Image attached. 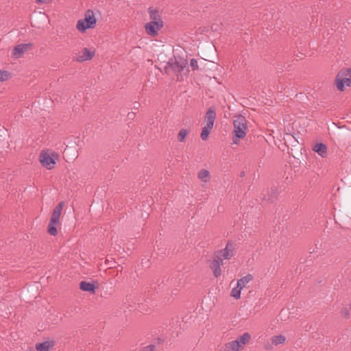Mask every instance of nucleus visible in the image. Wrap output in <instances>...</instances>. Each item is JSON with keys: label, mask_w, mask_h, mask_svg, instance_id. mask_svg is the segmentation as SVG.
Wrapping results in <instances>:
<instances>
[{"label": "nucleus", "mask_w": 351, "mask_h": 351, "mask_svg": "<svg viewBox=\"0 0 351 351\" xmlns=\"http://www.w3.org/2000/svg\"><path fill=\"white\" fill-rule=\"evenodd\" d=\"M237 252V244L232 241H228L224 248L215 252L214 255L216 258L221 259L222 261L224 260H230L234 256Z\"/></svg>", "instance_id": "nucleus-7"}, {"label": "nucleus", "mask_w": 351, "mask_h": 351, "mask_svg": "<svg viewBox=\"0 0 351 351\" xmlns=\"http://www.w3.org/2000/svg\"><path fill=\"white\" fill-rule=\"evenodd\" d=\"M53 346L52 341H44L36 344V349L37 351H49L51 348Z\"/></svg>", "instance_id": "nucleus-20"}, {"label": "nucleus", "mask_w": 351, "mask_h": 351, "mask_svg": "<svg viewBox=\"0 0 351 351\" xmlns=\"http://www.w3.org/2000/svg\"><path fill=\"white\" fill-rule=\"evenodd\" d=\"M77 157V155L75 154H73V158H76Z\"/></svg>", "instance_id": "nucleus-33"}, {"label": "nucleus", "mask_w": 351, "mask_h": 351, "mask_svg": "<svg viewBox=\"0 0 351 351\" xmlns=\"http://www.w3.org/2000/svg\"><path fill=\"white\" fill-rule=\"evenodd\" d=\"M206 62L204 60L198 62L196 59L192 58L190 60V66L193 71H198L204 69Z\"/></svg>", "instance_id": "nucleus-16"}, {"label": "nucleus", "mask_w": 351, "mask_h": 351, "mask_svg": "<svg viewBox=\"0 0 351 351\" xmlns=\"http://www.w3.org/2000/svg\"><path fill=\"white\" fill-rule=\"evenodd\" d=\"M38 3H46L48 0H36Z\"/></svg>", "instance_id": "nucleus-30"}, {"label": "nucleus", "mask_w": 351, "mask_h": 351, "mask_svg": "<svg viewBox=\"0 0 351 351\" xmlns=\"http://www.w3.org/2000/svg\"><path fill=\"white\" fill-rule=\"evenodd\" d=\"M241 289H239V287L237 285L236 287H234L231 290L230 295L236 300H239L241 298Z\"/></svg>", "instance_id": "nucleus-24"}, {"label": "nucleus", "mask_w": 351, "mask_h": 351, "mask_svg": "<svg viewBox=\"0 0 351 351\" xmlns=\"http://www.w3.org/2000/svg\"><path fill=\"white\" fill-rule=\"evenodd\" d=\"M39 160L41 165L47 169H51L56 164L54 159L45 152L40 154Z\"/></svg>", "instance_id": "nucleus-11"}, {"label": "nucleus", "mask_w": 351, "mask_h": 351, "mask_svg": "<svg viewBox=\"0 0 351 351\" xmlns=\"http://www.w3.org/2000/svg\"><path fill=\"white\" fill-rule=\"evenodd\" d=\"M204 82L207 83L208 86H215L217 85H223L222 80L215 77H211L207 75L204 77Z\"/></svg>", "instance_id": "nucleus-18"}, {"label": "nucleus", "mask_w": 351, "mask_h": 351, "mask_svg": "<svg viewBox=\"0 0 351 351\" xmlns=\"http://www.w3.org/2000/svg\"><path fill=\"white\" fill-rule=\"evenodd\" d=\"M162 27V26H160L156 22L152 21H150L145 25L146 32L150 36H156L158 34V31Z\"/></svg>", "instance_id": "nucleus-13"}, {"label": "nucleus", "mask_w": 351, "mask_h": 351, "mask_svg": "<svg viewBox=\"0 0 351 351\" xmlns=\"http://www.w3.org/2000/svg\"><path fill=\"white\" fill-rule=\"evenodd\" d=\"M233 125V143L237 144L240 138H243L246 136L247 121L243 116L239 115L234 120Z\"/></svg>", "instance_id": "nucleus-4"}, {"label": "nucleus", "mask_w": 351, "mask_h": 351, "mask_svg": "<svg viewBox=\"0 0 351 351\" xmlns=\"http://www.w3.org/2000/svg\"><path fill=\"white\" fill-rule=\"evenodd\" d=\"M189 134V130L187 129H181L178 134V140L179 142L183 143L185 141L186 137Z\"/></svg>", "instance_id": "nucleus-23"}, {"label": "nucleus", "mask_w": 351, "mask_h": 351, "mask_svg": "<svg viewBox=\"0 0 351 351\" xmlns=\"http://www.w3.org/2000/svg\"><path fill=\"white\" fill-rule=\"evenodd\" d=\"M342 314H343L345 316H347L348 314V312L346 309H344L342 311Z\"/></svg>", "instance_id": "nucleus-29"}, {"label": "nucleus", "mask_w": 351, "mask_h": 351, "mask_svg": "<svg viewBox=\"0 0 351 351\" xmlns=\"http://www.w3.org/2000/svg\"><path fill=\"white\" fill-rule=\"evenodd\" d=\"M149 14L151 21L156 22L157 24L163 27V21L162 20L160 12L157 10L149 8Z\"/></svg>", "instance_id": "nucleus-15"}, {"label": "nucleus", "mask_w": 351, "mask_h": 351, "mask_svg": "<svg viewBox=\"0 0 351 351\" xmlns=\"http://www.w3.org/2000/svg\"><path fill=\"white\" fill-rule=\"evenodd\" d=\"M97 18L93 10H87L84 18L77 22L76 27L81 32H85L88 29H93L97 24Z\"/></svg>", "instance_id": "nucleus-3"}, {"label": "nucleus", "mask_w": 351, "mask_h": 351, "mask_svg": "<svg viewBox=\"0 0 351 351\" xmlns=\"http://www.w3.org/2000/svg\"><path fill=\"white\" fill-rule=\"evenodd\" d=\"M312 149L322 158H326L327 156L328 148L324 143H316L313 145Z\"/></svg>", "instance_id": "nucleus-14"}, {"label": "nucleus", "mask_w": 351, "mask_h": 351, "mask_svg": "<svg viewBox=\"0 0 351 351\" xmlns=\"http://www.w3.org/2000/svg\"><path fill=\"white\" fill-rule=\"evenodd\" d=\"M197 178L202 182L207 183L210 178V172L206 169H201L197 173Z\"/></svg>", "instance_id": "nucleus-21"}, {"label": "nucleus", "mask_w": 351, "mask_h": 351, "mask_svg": "<svg viewBox=\"0 0 351 351\" xmlns=\"http://www.w3.org/2000/svg\"><path fill=\"white\" fill-rule=\"evenodd\" d=\"M140 351H156V346L154 345H149L144 347Z\"/></svg>", "instance_id": "nucleus-26"}, {"label": "nucleus", "mask_w": 351, "mask_h": 351, "mask_svg": "<svg viewBox=\"0 0 351 351\" xmlns=\"http://www.w3.org/2000/svg\"><path fill=\"white\" fill-rule=\"evenodd\" d=\"M251 336L248 332H245L236 340L226 343L219 351H239L250 340Z\"/></svg>", "instance_id": "nucleus-5"}, {"label": "nucleus", "mask_w": 351, "mask_h": 351, "mask_svg": "<svg viewBox=\"0 0 351 351\" xmlns=\"http://www.w3.org/2000/svg\"><path fill=\"white\" fill-rule=\"evenodd\" d=\"M271 191L274 192V193H276V189H271Z\"/></svg>", "instance_id": "nucleus-32"}, {"label": "nucleus", "mask_w": 351, "mask_h": 351, "mask_svg": "<svg viewBox=\"0 0 351 351\" xmlns=\"http://www.w3.org/2000/svg\"><path fill=\"white\" fill-rule=\"evenodd\" d=\"M64 202H61L53 209L47 227V232L51 236L58 234L57 227L59 224V219L63 208Z\"/></svg>", "instance_id": "nucleus-6"}, {"label": "nucleus", "mask_w": 351, "mask_h": 351, "mask_svg": "<svg viewBox=\"0 0 351 351\" xmlns=\"http://www.w3.org/2000/svg\"><path fill=\"white\" fill-rule=\"evenodd\" d=\"M70 138H72L74 139V142H73V144L75 145H77V141H79V138L78 137H74V136H71Z\"/></svg>", "instance_id": "nucleus-28"}, {"label": "nucleus", "mask_w": 351, "mask_h": 351, "mask_svg": "<svg viewBox=\"0 0 351 351\" xmlns=\"http://www.w3.org/2000/svg\"><path fill=\"white\" fill-rule=\"evenodd\" d=\"M286 341V337L285 335H275L273 336L271 338V341L272 342V344L274 346H278L280 344H283Z\"/></svg>", "instance_id": "nucleus-22"}, {"label": "nucleus", "mask_w": 351, "mask_h": 351, "mask_svg": "<svg viewBox=\"0 0 351 351\" xmlns=\"http://www.w3.org/2000/svg\"><path fill=\"white\" fill-rule=\"evenodd\" d=\"M11 77V73L7 71L0 70V82L8 80Z\"/></svg>", "instance_id": "nucleus-25"}, {"label": "nucleus", "mask_w": 351, "mask_h": 351, "mask_svg": "<svg viewBox=\"0 0 351 351\" xmlns=\"http://www.w3.org/2000/svg\"><path fill=\"white\" fill-rule=\"evenodd\" d=\"M94 56V51H91L88 48H84L73 57V60L79 62H83L90 60Z\"/></svg>", "instance_id": "nucleus-9"}, {"label": "nucleus", "mask_w": 351, "mask_h": 351, "mask_svg": "<svg viewBox=\"0 0 351 351\" xmlns=\"http://www.w3.org/2000/svg\"><path fill=\"white\" fill-rule=\"evenodd\" d=\"M216 117L217 115L215 108H209L206 111L204 119V126L202 128L200 134L202 140L206 141L208 139V136L213 128Z\"/></svg>", "instance_id": "nucleus-2"}, {"label": "nucleus", "mask_w": 351, "mask_h": 351, "mask_svg": "<svg viewBox=\"0 0 351 351\" xmlns=\"http://www.w3.org/2000/svg\"><path fill=\"white\" fill-rule=\"evenodd\" d=\"M165 72L170 77H176L177 81L184 80L189 72L186 60L182 58H170L165 66Z\"/></svg>", "instance_id": "nucleus-1"}, {"label": "nucleus", "mask_w": 351, "mask_h": 351, "mask_svg": "<svg viewBox=\"0 0 351 351\" xmlns=\"http://www.w3.org/2000/svg\"><path fill=\"white\" fill-rule=\"evenodd\" d=\"M253 276L250 274L242 277L237 280V285L239 287V289H243L245 287L246 285L253 280Z\"/></svg>", "instance_id": "nucleus-19"}, {"label": "nucleus", "mask_w": 351, "mask_h": 351, "mask_svg": "<svg viewBox=\"0 0 351 351\" xmlns=\"http://www.w3.org/2000/svg\"><path fill=\"white\" fill-rule=\"evenodd\" d=\"M133 116H134V113H129L128 114V117H132Z\"/></svg>", "instance_id": "nucleus-31"}, {"label": "nucleus", "mask_w": 351, "mask_h": 351, "mask_svg": "<svg viewBox=\"0 0 351 351\" xmlns=\"http://www.w3.org/2000/svg\"><path fill=\"white\" fill-rule=\"evenodd\" d=\"M32 47V43L19 44L14 47L12 52V58L15 59L20 58L25 52L27 51Z\"/></svg>", "instance_id": "nucleus-10"}, {"label": "nucleus", "mask_w": 351, "mask_h": 351, "mask_svg": "<svg viewBox=\"0 0 351 351\" xmlns=\"http://www.w3.org/2000/svg\"><path fill=\"white\" fill-rule=\"evenodd\" d=\"M223 265V261L221 259L214 256V259L210 261V267L213 271V275L215 278H218L221 275V266Z\"/></svg>", "instance_id": "nucleus-12"}, {"label": "nucleus", "mask_w": 351, "mask_h": 351, "mask_svg": "<svg viewBox=\"0 0 351 351\" xmlns=\"http://www.w3.org/2000/svg\"><path fill=\"white\" fill-rule=\"evenodd\" d=\"M80 288L81 290L84 291H87L90 293H95L97 287L93 282L82 281L80 283Z\"/></svg>", "instance_id": "nucleus-17"}, {"label": "nucleus", "mask_w": 351, "mask_h": 351, "mask_svg": "<svg viewBox=\"0 0 351 351\" xmlns=\"http://www.w3.org/2000/svg\"><path fill=\"white\" fill-rule=\"evenodd\" d=\"M76 149V147L73 146V150L75 151Z\"/></svg>", "instance_id": "nucleus-34"}, {"label": "nucleus", "mask_w": 351, "mask_h": 351, "mask_svg": "<svg viewBox=\"0 0 351 351\" xmlns=\"http://www.w3.org/2000/svg\"><path fill=\"white\" fill-rule=\"evenodd\" d=\"M337 88L351 86V68L343 69L337 75L335 78Z\"/></svg>", "instance_id": "nucleus-8"}, {"label": "nucleus", "mask_w": 351, "mask_h": 351, "mask_svg": "<svg viewBox=\"0 0 351 351\" xmlns=\"http://www.w3.org/2000/svg\"><path fill=\"white\" fill-rule=\"evenodd\" d=\"M274 344H272V342L271 341V343L269 342H267V343H265V345H264V348L265 350H271L274 348Z\"/></svg>", "instance_id": "nucleus-27"}]
</instances>
